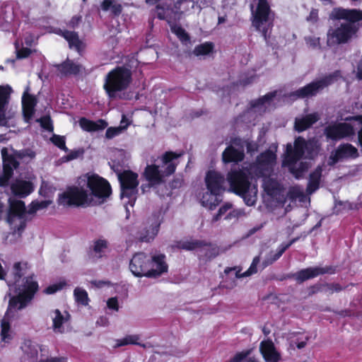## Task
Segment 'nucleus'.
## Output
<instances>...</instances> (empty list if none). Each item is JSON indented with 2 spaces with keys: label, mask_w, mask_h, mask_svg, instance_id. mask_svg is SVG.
Listing matches in <instances>:
<instances>
[{
  "label": "nucleus",
  "mask_w": 362,
  "mask_h": 362,
  "mask_svg": "<svg viewBox=\"0 0 362 362\" xmlns=\"http://www.w3.org/2000/svg\"><path fill=\"white\" fill-rule=\"evenodd\" d=\"M156 8L158 18L161 20H165L170 24L171 31L184 44H187L189 42L188 34L182 27L174 23L180 18V13L178 11L180 9V7H177L176 4L173 7H171L166 3H162L158 4Z\"/></svg>",
  "instance_id": "7"
},
{
  "label": "nucleus",
  "mask_w": 362,
  "mask_h": 362,
  "mask_svg": "<svg viewBox=\"0 0 362 362\" xmlns=\"http://www.w3.org/2000/svg\"><path fill=\"white\" fill-rule=\"evenodd\" d=\"M322 168L318 166L310 175L308 185L307 187V192L312 194L315 192L320 185V178L322 176Z\"/></svg>",
  "instance_id": "36"
},
{
  "label": "nucleus",
  "mask_w": 362,
  "mask_h": 362,
  "mask_svg": "<svg viewBox=\"0 0 362 362\" xmlns=\"http://www.w3.org/2000/svg\"><path fill=\"white\" fill-rule=\"evenodd\" d=\"M25 42L27 45L31 46L33 42V37L29 36L25 38Z\"/></svg>",
  "instance_id": "64"
},
{
  "label": "nucleus",
  "mask_w": 362,
  "mask_h": 362,
  "mask_svg": "<svg viewBox=\"0 0 362 362\" xmlns=\"http://www.w3.org/2000/svg\"><path fill=\"white\" fill-rule=\"evenodd\" d=\"M205 182L209 191L221 194L222 192L226 190L225 179L217 171H209L206 175Z\"/></svg>",
  "instance_id": "18"
},
{
  "label": "nucleus",
  "mask_w": 362,
  "mask_h": 362,
  "mask_svg": "<svg viewBox=\"0 0 362 362\" xmlns=\"http://www.w3.org/2000/svg\"><path fill=\"white\" fill-rule=\"evenodd\" d=\"M74 295L76 301L83 305H86L88 303V297L87 292L81 288H76L74 291Z\"/></svg>",
  "instance_id": "42"
},
{
  "label": "nucleus",
  "mask_w": 362,
  "mask_h": 362,
  "mask_svg": "<svg viewBox=\"0 0 362 362\" xmlns=\"http://www.w3.org/2000/svg\"><path fill=\"white\" fill-rule=\"evenodd\" d=\"M358 156V150L354 146L349 144H341L331 153L328 160V165H334L343 159L356 158Z\"/></svg>",
  "instance_id": "16"
},
{
  "label": "nucleus",
  "mask_w": 362,
  "mask_h": 362,
  "mask_svg": "<svg viewBox=\"0 0 362 362\" xmlns=\"http://www.w3.org/2000/svg\"><path fill=\"white\" fill-rule=\"evenodd\" d=\"M260 352L266 362H279L281 355L271 340H264L259 345Z\"/></svg>",
  "instance_id": "22"
},
{
  "label": "nucleus",
  "mask_w": 362,
  "mask_h": 362,
  "mask_svg": "<svg viewBox=\"0 0 362 362\" xmlns=\"http://www.w3.org/2000/svg\"><path fill=\"white\" fill-rule=\"evenodd\" d=\"M37 122L40 123V125L42 128L47 131L52 130V126L51 123V119L49 117H43L39 119H37Z\"/></svg>",
  "instance_id": "52"
},
{
  "label": "nucleus",
  "mask_w": 362,
  "mask_h": 362,
  "mask_svg": "<svg viewBox=\"0 0 362 362\" xmlns=\"http://www.w3.org/2000/svg\"><path fill=\"white\" fill-rule=\"evenodd\" d=\"M176 4L177 7H180V9L178 10L180 13V16L183 13L188 11L189 8H194L195 6H197L199 10L200 9L196 3L191 0H180L176 3Z\"/></svg>",
  "instance_id": "43"
},
{
  "label": "nucleus",
  "mask_w": 362,
  "mask_h": 362,
  "mask_svg": "<svg viewBox=\"0 0 362 362\" xmlns=\"http://www.w3.org/2000/svg\"><path fill=\"white\" fill-rule=\"evenodd\" d=\"M200 245V243L197 241H181L177 243V247L185 250H194L199 247Z\"/></svg>",
  "instance_id": "45"
},
{
  "label": "nucleus",
  "mask_w": 362,
  "mask_h": 362,
  "mask_svg": "<svg viewBox=\"0 0 362 362\" xmlns=\"http://www.w3.org/2000/svg\"><path fill=\"white\" fill-rule=\"evenodd\" d=\"M36 103L37 100L35 96L30 94V86H28L22 97L23 112L27 122L33 117Z\"/></svg>",
  "instance_id": "23"
},
{
  "label": "nucleus",
  "mask_w": 362,
  "mask_h": 362,
  "mask_svg": "<svg viewBox=\"0 0 362 362\" xmlns=\"http://www.w3.org/2000/svg\"><path fill=\"white\" fill-rule=\"evenodd\" d=\"M151 257L144 252L136 253L130 260L129 269L131 272L138 277L147 276L149 271Z\"/></svg>",
  "instance_id": "13"
},
{
  "label": "nucleus",
  "mask_w": 362,
  "mask_h": 362,
  "mask_svg": "<svg viewBox=\"0 0 362 362\" xmlns=\"http://www.w3.org/2000/svg\"><path fill=\"white\" fill-rule=\"evenodd\" d=\"M318 12L316 9H312L309 16L307 17V20L310 22H316L317 20Z\"/></svg>",
  "instance_id": "58"
},
{
  "label": "nucleus",
  "mask_w": 362,
  "mask_h": 362,
  "mask_svg": "<svg viewBox=\"0 0 362 362\" xmlns=\"http://www.w3.org/2000/svg\"><path fill=\"white\" fill-rule=\"evenodd\" d=\"M339 77V72L336 71L332 74L326 76L322 78L315 80L307 86L299 88L293 93L291 96L296 98L311 97L316 95L318 92L324 89L325 87L332 84L337 78Z\"/></svg>",
  "instance_id": "11"
},
{
  "label": "nucleus",
  "mask_w": 362,
  "mask_h": 362,
  "mask_svg": "<svg viewBox=\"0 0 362 362\" xmlns=\"http://www.w3.org/2000/svg\"><path fill=\"white\" fill-rule=\"evenodd\" d=\"M329 269L322 267H309L302 269L295 274L296 279L299 281H304L305 280L315 278L320 274L329 272Z\"/></svg>",
  "instance_id": "26"
},
{
  "label": "nucleus",
  "mask_w": 362,
  "mask_h": 362,
  "mask_svg": "<svg viewBox=\"0 0 362 362\" xmlns=\"http://www.w3.org/2000/svg\"><path fill=\"white\" fill-rule=\"evenodd\" d=\"M214 45L211 42H204L195 47L193 53L197 57L209 55L213 52Z\"/></svg>",
  "instance_id": "41"
},
{
  "label": "nucleus",
  "mask_w": 362,
  "mask_h": 362,
  "mask_svg": "<svg viewBox=\"0 0 362 362\" xmlns=\"http://www.w3.org/2000/svg\"><path fill=\"white\" fill-rule=\"evenodd\" d=\"M252 23L255 29L260 32L265 40L272 27V15L267 0H258L255 8L252 6Z\"/></svg>",
  "instance_id": "9"
},
{
  "label": "nucleus",
  "mask_w": 362,
  "mask_h": 362,
  "mask_svg": "<svg viewBox=\"0 0 362 362\" xmlns=\"http://www.w3.org/2000/svg\"><path fill=\"white\" fill-rule=\"evenodd\" d=\"M81 20V17H80V16H74L70 21L69 24H70V25L71 27L74 28L75 26H76L79 23Z\"/></svg>",
  "instance_id": "60"
},
{
  "label": "nucleus",
  "mask_w": 362,
  "mask_h": 362,
  "mask_svg": "<svg viewBox=\"0 0 362 362\" xmlns=\"http://www.w3.org/2000/svg\"><path fill=\"white\" fill-rule=\"evenodd\" d=\"M131 81V73L127 69L118 67L106 76L104 88L110 98H117L125 90Z\"/></svg>",
  "instance_id": "8"
},
{
  "label": "nucleus",
  "mask_w": 362,
  "mask_h": 362,
  "mask_svg": "<svg viewBox=\"0 0 362 362\" xmlns=\"http://www.w3.org/2000/svg\"><path fill=\"white\" fill-rule=\"evenodd\" d=\"M276 96V92L270 93L257 100L251 103V108L249 112H257L262 114L274 107V102Z\"/></svg>",
  "instance_id": "20"
},
{
  "label": "nucleus",
  "mask_w": 362,
  "mask_h": 362,
  "mask_svg": "<svg viewBox=\"0 0 362 362\" xmlns=\"http://www.w3.org/2000/svg\"><path fill=\"white\" fill-rule=\"evenodd\" d=\"M16 48L17 52L18 58H25L30 54V49L29 48H21L18 49L17 44H16Z\"/></svg>",
  "instance_id": "57"
},
{
  "label": "nucleus",
  "mask_w": 362,
  "mask_h": 362,
  "mask_svg": "<svg viewBox=\"0 0 362 362\" xmlns=\"http://www.w3.org/2000/svg\"><path fill=\"white\" fill-rule=\"evenodd\" d=\"M22 362H40L44 348L29 339L24 340L21 346Z\"/></svg>",
  "instance_id": "14"
},
{
  "label": "nucleus",
  "mask_w": 362,
  "mask_h": 362,
  "mask_svg": "<svg viewBox=\"0 0 362 362\" xmlns=\"http://www.w3.org/2000/svg\"><path fill=\"white\" fill-rule=\"evenodd\" d=\"M246 215L245 211L242 209H231L230 211L226 214L225 219L226 220H233L238 219L240 217L245 216Z\"/></svg>",
  "instance_id": "46"
},
{
  "label": "nucleus",
  "mask_w": 362,
  "mask_h": 362,
  "mask_svg": "<svg viewBox=\"0 0 362 362\" xmlns=\"http://www.w3.org/2000/svg\"><path fill=\"white\" fill-rule=\"evenodd\" d=\"M108 242L104 239H98L93 243V255L94 257H103L108 250Z\"/></svg>",
  "instance_id": "38"
},
{
  "label": "nucleus",
  "mask_w": 362,
  "mask_h": 362,
  "mask_svg": "<svg viewBox=\"0 0 362 362\" xmlns=\"http://www.w3.org/2000/svg\"><path fill=\"white\" fill-rule=\"evenodd\" d=\"M259 261H260L259 256L255 257L253 259L252 262L250 267H249V269L243 273H240L241 269L240 267H233V268L228 267L225 269V273L230 274V272H234L235 276L236 278H243V277L250 276H251L254 274H256L257 272V266L259 263Z\"/></svg>",
  "instance_id": "30"
},
{
  "label": "nucleus",
  "mask_w": 362,
  "mask_h": 362,
  "mask_svg": "<svg viewBox=\"0 0 362 362\" xmlns=\"http://www.w3.org/2000/svg\"><path fill=\"white\" fill-rule=\"evenodd\" d=\"M250 354V351H243L236 353L229 361V362H244L246 359H248L247 356Z\"/></svg>",
  "instance_id": "48"
},
{
  "label": "nucleus",
  "mask_w": 362,
  "mask_h": 362,
  "mask_svg": "<svg viewBox=\"0 0 362 362\" xmlns=\"http://www.w3.org/2000/svg\"><path fill=\"white\" fill-rule=\"evenodd\" d=\"M104 11H111L115 15H119L122 11V6L115 0H104L101 4Z\"/></svg>",
  "instance_id": "40"
},
{
  "label": "nucleus",
  "mask_w": 362,
  "mask_h": 362,
  "mask_svg": "<svg viewBox=\"0 0 362 362\" xmlns=\"http://www.w3.org/2000/svg\"><path fill=\"white\" fill-rule=\"evenodd\" d=\"M293 242V241H291L288 244H282L279 247L276 252H271L268 257L262 262L263 268L267 267L268 265L277 260L283 255L285 250L291 246Z\"/></svg>",
  "instance_id": "37"
},
{
  "label": "nucleus",
  "mask_w": 362,
  "mask_h": 362,
  "mask_svg": "<svg viewBox=\"0 0 362 362\" xmlns=\"http://www.w3.org/2000/svg\"><path fill=\"white\" fill-rule=\"evenodd\" d=\"M276 147L262 153L257 160V163L250 165V168L238 170L233 168L228 173L227 181L230 190L243 197L247 206H252L257 200V188L251 185L248 181L249 176L260 177L265 175L264 170L269 169L275 163Z\"/></svg>",
  "instance_id": "2"
},
{
  "label": "nucleus",
  "mask_w": 362,
  "mask_h": 362,
  "mask_svg": "<svg viewBox=\"0 0 362 362\" xmlns=\"http://www.w3.org/2000/svg\"><path fill=\"white\" fill-rule=\"evenodd\" d=\"M160 226V221L158 216H153L151 220V226L145 232L141 233L140 239L144 242H149L154 239L157 235Z\"/></svg>",
  "instance_id": "33"
},
{
  "label": "nucleus",
  "mask_w": 362,
  "mask_h": 362,
  "mask_svg": "<svg viewBox=\"0 0 362 362\" xmlns=\"http://www.w3.org/2000/svg\"><path fill=\"white\" fill-rule=\"evenodd\" d=\"M52 141L59 148L64 150L66 151H67V148L65 145V139L63 136L54 135L52 138Z\"/></svg>",
  "instance_id": "51"
},
{
  "label": "nucleus",
  "mask_w": 362,
  "mask_h": 362,
  "mask_svg": "<svg viewBox=\"0 0 362 362\" xmlns=\"http://www.w3.org/2000/svg\"><path fill=\"white\" fill-rule=\"evenodd\" d=\"M79 125L84 131L96 132L104 129L107 126V123L103 119L93 122L86 118H81L79 120Z\"/></svg>",
  "instance_id": "35"
},
{
  "label": "nucleus",
  "mask_w": 362,
  "mask_h": 362,
  "mask_svg": "<svg viewBox=\"0 0 362 362\" xmlns=\"http://www.w3.org/2000/svg\"><path fill=\"white\" fill-rule=\"evenodd\" d=\"M331 292H338L341 291L342 288L338 284H333L329 286Z\"/></svg>",
  "instance_id": "62"
},
{
  "label": "nucleus",
  "mask_w": 362,
  "mask_h": 362,
  "mask_svg": "<svg viewBox=\"0 0 362 362\" xmlns=\"http://www.w3.org/2000/svg\"><path fill=\"white\" fill-rule=\"evenodd\" d=\"M20 156L23 158L28 156L30 158H33L35 156V153L31 150H26V151L21 153Z\"/></svg>",
  "instance_id": "59"
},
{
  "label": "nucleus",
  "mask_w": 362,
  "mask_h": 362,
  "mask_svg": "<svg viewBox=\"0 0 362 362\" xmlns=\"http://www.w3.org/2000/svg\"><path fill=\"white\" fill-rule=\"evenodd\" d=\"M81 154V152L80 151H74L70 152L68 155L63 156L62 160L63 162H68L78 158Z\"/></svg>",
  "instance_id": "55"
},
{
  "label": "nucleus",
  "mask_w": 362,
  "mask_h": 362,
  "mask_svg": "<svg viewBox=\"0 0 362 362\" xmlns=\"http://www.w3.org/2000/svg\"><path fill=\"white\" fill-rule=\"evenodd\" d=\"M110 193V185L105 180L97 175H86L80 178L77 186L60 194L58 202L63 206L98 204Z\"/></svg>",
  "instance_id": "3"
},
{
  "label": "nucleus",
  "mask_w": 362,
  "mask_h": 362,
  "mask_svg": "<svg viewBox=\"0 0 362 362\" xmlns=\"http://www.w3.org/2000/svg\"><path fill=\"white\" fill-rule=\"evenodd\" d=\"M7 222L15 232L21 233L25 226V206L23 201L9 199Z\"/></svg>",
  "instance_id": "10"
},
{
  "label": "nucleus",
  "mask_w": 362,
  "mask_h": 362,
  "mask_svg": "<svg viewBox=\"0 0 362 362\" xmlns=\"http://www.w3.org/2000/svg\"><path fill=\"white\" fill-rule=\"evenodd\" d=\"M107 307L114 311L119 310V304L117 298L115 297L110 298L107 301Z\"/></svg>",
  "instance_id": "54"
},
{
  "label": "nucleus",
  "mask_w": 362,
  "mask_h": 362,
  "mask_svg": "<svg viewBox=\"0 0 362 362\" xmlns=\"http://www.w3.org/2000/svg\"><path fill=\"white\" fill-rule=\"evenodd\" d=\"M354 134L352 126L348 123H339L329 125L325 129V134L328 138L338 140Z\"/></svg>",
  "instance_id": "19"
},
{
  "label": "nucleus",
  "mask_w": 362,
  "mask_h": 362,
  "mask_svg": "<svg viewBox=\"0 0 362 362\" xmlns=\"http://www.w3.org/2000/svg\"><path fill=\"white\" fill-rule=\"evenodd\" d=\"M223 160L224 163L241 161L244 158L243 149H237L233 146L228 147L223 153Z\"/></svg>",
  "instance_id": "34"
},
{
  "label": "nucleus",
  "mask_w": 362,
  "mask_h": 362,
  "mask_svg": "<svg viewBox=\"0 0 362 362\" xmlns=\"http://www.w3.org/2000/svg\"><path fill=\"white\" fill-rule=\"evenodd\" d=\"M246 147L248 152H254L257 151V145L255 143L247 142Z\"/></svg>",
  "instance_id": "61"
},
{
  "label": "nucleus",
  "mask_w": 362,
  "mask_h": 362,
  "mask_svg": "<svg viewBox=\"0 0 362 362\" xmlns=\"http://www.w3.org/2000/svg\"><path fill=\"white\" fill-rule=\"evenodd\" d=\"M221 200V194L207 189V192L202 194L200 202L204 207L209 210H214L220 204Z\"/></svg>",
  "instance_id": "28"
},
{
  "label": "nucleus",
  "mask_w": 362,
  "mask_h": 362,
  "mask_svg": "<svg viewBox=\"0 0 362 362\" xmlns=\"http://www.w3.org/2000/svg\"><path fill=\"white\" fill-rule=\"evenodd\" d=\"M306 45L313 49H316L320 47V38L317 37H306L305 38Z\"/></svg>",
  "instance_id": "49"
},
{
  "label": "nucleus",
  "mask_w": 362,
  "mask_h": 362,
  "mask_svg": "<svg viewBox=\"0 0 362 362\" xmlns=\"http://www.w3.org/2000/svg\"><path fill=\"white\" fill-rule=\"evenodd\" d=\"M11 92L10 86H0V126L8 124V119L5 116V110L8 103Z\"/></svg>",
  "instance_id": "25"
},
{
  "label": "nucleus",
  "mask_w": 362,
  "mask_h": 362,
  "mask_svg": "<svg viewBox=\"0 0 362 362\" xmlns=\"http://www.w3.org/2000/svg\"><path fill=\"white\" fill-rule=\"evenodd\" d=\"M320 119L317 112L311 113L305 116L298 117L295 120V129L298 132H303L311 127Z\"/></svg>",
  "instance_id": "27"
},
{
  "label": "nucleus",
  "mask_w": 362,
  "mask_h": 362,
  "mask_svg": "<svg viewBox=\"0 0 362 362\" xmlns=\"http://www.w3.org/2000/svg\"><path fill=\"white\" fill-rule=\"evenodd\" d=\"M40 362H67V358L64 356H50L45 358L41 354Z\"/></svg>",
  "instance_id": "50"
},
{
  "label": "nucleus",
  "mask_w": 362,
  "mask_h": 362,
  "mask_svg": "<svg viewBox=\"0 0 362 362\" xmlns=\"http://www.w3.org/2000/svg\"><path fill=\"white\" fill-rule=\"evenodd\" d=\"M118 179L121 185L122 197H127L129 198L130 200L128 202V204L133 206L135 202L134 196L138 191V175L130 170H125L118 174Z\"/></svg>",
  "instance_id": "12"
},
{
  "label": "nucleus",
  "mask_w": 362,
  "mask_h": 362,
  "mask_svg": "<svg viewBox=\"0 0 362 362\" xmlns=\"http://www.w3.org/2000/svg\"><path fill=\"white\" fill-rule=\"evenodd\" d=\"M12 192L20 197H25L33 191V185L30 181L16 179L11 185Z\"/></svg>",
  "instance_id": "24"
},
{
  "label": "nucleus",
  "mask_w": 362,
  "mask_h": 362,
  "mask_svg": "<svg viewBox=\"0 0 362 362\" xmlns=\"http://www.w3.org/2000/svg\"><path fill=\"white\" fill-rule=\"evenodd\" d=\"M49 316L52 320V328L55 333H64L69 321L70 315L66 311H60L59 309L52 310Z\"/></svg>",
  "instance_id": "17"
},
{
  "label": "nucleus",
  "mask_w": 362,
  "mask_h": 362,
  "mask_svg": "<svg viewBox=\"0 0 362 362\" xmlns=\"http://www.w3.org/2000/svg\"><path fill=\"white\" fill-rule=\"evenodd\" d=\"M1 156L4 163L3 175L0 176V186H6L8 181L13 175V170L16 169L18 163L16 158L8 153V150L6 148L1 149Z\"/></svg>",
  "instance_id": "15"
},
{
  "label": "nucleus",
  "mask_w": 362,
  "mask_h": 362,
  "mask_svg": "<svg viewBox=\"0 0 362 362\" xmlns=\"http://www.w3.org/2000/svg\"><path fill=\"white\" fill-rule=\"evenodd\" d=\"M140 337L137 334H131L127 335L122 339H118L115 340V344H114V348H118L123 346L130 345V344H137L145 347V344H141L139 341Z\"/></svg>",
  "instance_id": "39"
},
{
  "label": "nucleus",
  "mask_w": 362,
  "mask_h": 362,
  "mask_svg": "<svg viewBox=\"0 0 362 362\" xmlns=\"http://www.w3.org/2000/svg\"><path fill=\"white\" fill-rule=\"evenodd\" d=\"M289 194L292 199H298L300 202H303L305 198L304 189L300 186L293 187L290 189Z\"/></svg>",
  "instance_id": "44"
},
{
  "label": "nucleus",
  "mask_w": 362,
  "mask_h": 362,
  "mask_svg": "<svg viewBox=\"0 0 362 362\" xmlns=\"http://www.w3.org/2000/svg\"><path fill=\"white\" fill-rule=\"evenodd\" d=\"M49 204L48 201L33 202H32V211L46 208Z\"/></svg>",
  "instance_id": "53"
},
{
  "label": "nucleus",
  "mask_w": 362,
  "mask_h": 362,
  "mask_svg": "<svg viewBox=\"0 0 362 362\" xmlns=\"http://www.w3.org/2000/svg\"><path fill=\"white\" fill-rule=\"evenodd\" d=\"M129 121L124 115H122L119 126L111 127L107 128L105 132V137L107 139H112L122 134H123L130 125Z\"/></svg>",
  "instance_id": "31"
},
{
  "label": "nucleus",
  "mask_w": 362,
  "mask_h": 362,
  "mask_svg": "<svg viewBox=\"0 0 362 362\" xmlns=\"http://www.w3.org/2000/svg\"><path fill=\"white\" fill-rule=\"evenodd\" d=\"M336 19H344L349 22L341 23L327 33V45L334 46L347 42L356 33L357 27L353 23L362 20V11L357 9L335 8L331 14Z\"/></svg>",
  "instance_id": "5"
},
{
  "label": "nucleus",
  "mask_w": 362,
  "mask_h": 362,
  "mask_svg": "<svg viewBox=\"0 0 362 362\" xmlns=\"http://www.w3.org/2000/svg\"><path fill=\"white\" fill-rule=\"evenodd\" d=\"M178 156L172 152H167L161 158L153 160L151 164H148L144 176L148 184L151 186L160 185L165 177L173 174L175 170V160Z\"/></svg>",
  "instance_id": "6"
},
{
  "label": "nucleus",
  "mask_w": 362,
  "mask_h": 362,
  "mask_svg": "<svg viewBox=\"0 0 362 362\" xmlns=\"http://www.w3.org/2000/svg\"><path fill=\"white\" fill-rule=\"evenodd\" d=\"M57 68L59 73L63 76L76 75L83 69L81 64L71 60H66L64 63L58 64Z\"/></svg>",
  "instance_id": "29"
},
{
  "label": "nucleus",
  "mask_w": 362,
  "mask_h": 362,
  "mask_svg": "<svg viewBox=\"0 0 362 362\" xmlns=\"http://www.w3.org/2000/svg\"><path fill=\"white\" fill-rule=\"evenodd\" d=\"M63 286H64V284H62V283H60L59 284L51 285V286H48L47 288H46V289L45 290V293L47 294H53V293H56L57 291L62 289Z\"/></svg>",
  "instance_id": "56"
},
{
  "label": "nucleus",
  "mask_w": 362,
  "mask_h": 362,
  "mask_svg": "<svg viewBox=\"0 0 362 362\" xmlns=\"http://www.w3.org/2000/svg\"><path fill=\"white\" fill-rule=\"evenodd\" d=\"M356 75L359 79H362V59L358 64Z\"/></svg>",
  "instance_id": "63"
},
{
  "label": "nucleus",
  "mask_w": 362,
  "mask_h": 362,
  "mask_svg": "<svg viewBox=\"0 0 362 362\" xmlns=\"http://www.w3.org/2000/svg\"><path fill=\"white\" fill-rule=\"evenodd\" d=\"M315 151V143L305 141L304 139L298 137L295 141L293 149L291 144H287L286 156L283 164L287 166L290 172L298 179L310 167L309 162L301 160L313 158Z\"/></svg>",
  "instance_id": "4"
},
{
  "label": "nucleus",
  "mask_w": 362,
  "mask_h": 362,
  "mask_svg": "<svg viewBox=\"0 0 362 362\" xmlns=\"http://www.w3.org/2000/svg\"><path fill=\"white\" fill-rule=\"evenodd\" d=\"M13 280L8 279L10 292L8 306L1 323V339L4 343H9L13 338L10 322L17 317L18 312L24 309L33 298L38 289V284L32 276L22 279L21 264L17 262L13 266Z\"/></svg>",
  "instance_id": "1"
},
{
  "label": "nucleus",
  "mask_w": 362,
  "mask_h": 362,
  "mask_svg": "<svg viewBox=\"0 0 362 362\" xmlns=\"http://www.w3.org/2000/svg\"><path fill=\"white\" fill-rule=\"evenodd\" d=\"M62 35L69 42V47L80 52L84 47L83 42L78 38L77 33L71 31H62L57 33Z\"/></svg>",
  "instance_id": "32"
},
{
  "label": "nucleus",
  "mask_w": 362,
  "mask_h": 362,
  "mask_svg": "<svg viewBox=\"0 0 362 362\" xmlns=\"http://www.w3.org/2000/svg\"><path fill=\"white\" fill-rule=\"evenodd\" d=\"M232 209V204L230 203H225L222 205L216 215H215L213 218L214 221H218L222 216L226 215Z\"/></svg>",
  "instance_id": "47"
},
{
  "label": "nucleus",
  "mask_w": 362,
  "mask_h": 362,
  "mask_svg": "<svg viewBox=\"0 0 362 362\" xmlns=\"http://www.w3.org/2000/svg\"><path fill=\"white\" fill-rule=\"evenodd\" d=\"M168 265L165 261V255H157L151 257L149 271L147 277H156L167 272Z\"/></svg>",
  "instance_id": "21"
}]
</instances>
